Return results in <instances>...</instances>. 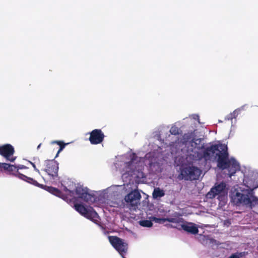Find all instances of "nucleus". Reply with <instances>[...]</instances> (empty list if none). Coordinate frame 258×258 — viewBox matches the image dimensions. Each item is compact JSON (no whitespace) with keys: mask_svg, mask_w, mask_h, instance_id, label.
<instances>
[{"mask_svg":"<svg viewBox=\"0 0 258 258\" xmlns=\"http://www.w3.org/2000/svg\"><path fill=\"white\" fill-rule=\"evenodd\" d=\"M201 149L202 157L207 162L217 160L219 168L228 169L229 177L240 169L239 164L235 159L228 158V148L225 144H213L206 147L202 146Z\"/></svg>","mask_w":258,"mask_h":258,"instance_id":"obj_1","label":"nucleus"},{"mask_svg":"<svg viewBox=\"0 0 258 258\" xmlns=\"http://www.w3.org/2000/svg\"><path fill=\"white\" fill-rule=\"evenodd\" d=\"M231 200L235 205L245 206L253 209V211L258 214V198L253 195L252 191L246 194L238 191L233 192Z\"/></svg>","mask_w":258,"mask_h":258,"instance_id":"obj_2","label":"nucleus"},{"mask_svg":"<svg viewBox=\"0 0 258 258\" xmlns=\"http://www.w3.org/2000/svg\"><path fill=\"white\" fill-rule=\"evenodd\" d=\"M202 172V170L196 166H185L181 169L179 176L185 180H196L199 179Z\"/></svg>","mask_w":258,"mask_h":258,"instance_id":"obj_3","label":"nucleus"},{"mask_svg":"<svg viewBox=\"0 0 258 258\" xmlns=\"http://www.w3.org/2000/svg\"><path fill=\"white\" fill-rule=\"evenodd\" d=\"M217 196L218 200L225 203L227 200V191L226 189V184L222 182L215 184L207 193V197L209 199H213Z\"/></svg>","mask_w":258,"mask_h":258,"instance_id":"obj_4","label":"nucleus"},{"mask_svg":"<svg viewBox=\"0 0 258 258\" xmlns=\"http://www.w3.org/2000/svg\"><path fill=\"white\" fill-rule=\"evenodd\" d=\"M74 208L77 212L86 218L94 223H97L98 221L99 216L92 207L88 209L82 204H75Z\"/></svg>","mask_w":258,"mask_h":258,"instance_id":"obj_5","label":"nucleus"},{"mask_svg":"<svg viewBox=\"0 0 258 258\" xmlns=\"http://www.w3.org/2000/svg\"><path fill=\"white\" fill-rule=\"evenodd\" d=\"M108 238L111 244L123 258L127 251V244L124 242L123 239L117 236H110Z\"/></svg>","mask_w":258,"mask_h":258,"instance_id":"obj_6","label":"nucleus"},{"mask_svg":"<svg viewBox=\"0 0 258 258\" xmlns=\"http://www.w3.org/2000/svg\"><path fill=\"white\" fill-rule=\"evenodd\" d=\"M141 195L138 189H135L124 197V201L130 209H136L140 203Z\"/></svg>","mask_w":258,"mask_h":258,"instance_id":"obj_7","label":"nucleus"},{"mask_svg":"<svg viewBox=\"0 0 258 258\" xmlns=\"http://www.w3.org/2000/svg\"><path fill=\"white\" fill-rule=\"evenodd\" d=\"M63 190L66 192L67 197L69 196L71 197H73L75 192L79 198L83 199L85 202H88L90 198V195L88 193L87 188H84L81 186L76 187L75 191L69 189L65 186H63Z\"/></svg>","mask_w":258,"mask_h":258,"instance_id":"obj_8","label":"nucleus"},{"mask_svg":"<svg viewBox=\"0 0 258 258\" xmlns=\"http://www.w3.org/2000/svg\"><path fill=\"white\" fill-rule=\"evenodd\" d=\"M45 164L44 171L47 173L50 179H55L58 177V163L53 159L46 160Z\"/></svg>","mask_w":258,"mask_h":258,"instance_id":"obj_9","label":"nucleus"},{"mask_svg":"<svg viewBox=\"0 0 258 258\" xmlns=\"http://www.w3.org/2000/svg\"><path fill=\"white\" fill-rule=\"evenodd\" d=\"M15 153L14 147L10 144H6L0 146V155L5 157L7 161L14 162L16 157H14Z\"/></svg>","mask_w":258,"mask_h":258,"instance_id":"obj_10","label":"nucleus"},{"mask_svg":"<svg viewBox=\"0 0 258 258\" xmlns=\"http://www.w3.org/2000/svg\"><path fill=\"white\" fill-rule=\"evenodd\" d=\"M104 137L101 129H94L90 133L89 140L92 145H97L103 141Z\"/></svg>","mask_w":258,"mask_h":258,"instance_id":"obj_11","label":"nucleus"},{"mask_svg":"<svg viewBox=\"0 0 258 258\" xmlns=\"http://www.w3.org/2000/svg\"><path fill=\"white\" fill-rule=\"evenodd\" d=\"M17 170L15 171V175L21 179H22L24 181H27V182L31 183L34 185L37 186L38 187H41L43 185L39 184L36 180H34L32 178L29 177L24 174L21 173L19 171V169H27L28 168L24 165H19L18 166H16Z\"/></svg>","mask_w":258,"mask_h":258,"instance_id":"obj_12","label":"nucleus"},{"mask_svg":"<svg viewBox=\"0 0 258 258\" xmlns=\"http://www.w3.org/2000/svg\"><path fill=\"white\" fill-rule=\"evenodd\" d=\"M182 229L185 231L192 234H197L199 232L198 227L193 223L186 222L181 225Z\"/></svg>","mask_w":258,"mask_h":258,"instance_id":"obj_13","label":"nucleus"},{"mask_svg":"<svg viewBox=\"0 0 258 258\" xmlns=\"http://www.w3.org/2000/svg\"><path fill=\"white\" fill-rule=\"evenodd\" d=\"M45 189L47 191L58 197H59L63 200H66L68 198L66 194H64L61 191L55 187L47 186H45Z\"/></svg>","mask_w":258,"mask_h":258,"instance_id":"obj_14","label":"nucleus"},{"mask_svg":"<svg viewBox=\"0 0 258 258\" xmlns=\"http://www.w3.org/2000/svg\"><path fill=\"white\" fill-rule=\"evenodd\" d=\"M17 170L16 166L6 163L0 162V170L9 172L10 174L15 175V171Z\"/></svg>","mask_w":258,"mask_h":258,"instance_id":"obj_15","label":"nucleus"},{"mask_svg":"<svg viewBox=\"0 0 258 258\" xmlns=\"http://www.w3.org/2000/svg\"><path fill=\"white\" fill-rule=\"evenodd\" d=\"M152 220L155 223H158L159 224L164 223L166 221L175 223H178L180 222V219L177 218H160L155 217H152Z\"/></svg>","mask_w":258,"mask_h":258,"instance_id":"obj_16","label":"nucleus"},{"mask_svg":"<svg viewBox=\"0 0 258 258\" xmlns=\"http://www.w3.org/2000/svg\"><path fill=\"white\" fill-rule=\"evenodd\" d=\"M164 195V191L163 189H160L159 187L155 188L152 194V196L154 199L161 198Z\"/></svg>","mask_w":258,"mask_h":258,"instance_id":"obj_17","label":"nucleus"},{"mask_svg":"<svg viewBox=\"0 0 258 258\" xmlns=\"http://www.w3.org/2000/svg\"><path fill=\"white\" fill-rule=\"evenodd\" d=\"M51 144L52 145L56 144L59 146V148L55 156V158L58 156V154L64 149L65 146L66 145V144L64 143L63 142L61 141H53L51 142Z\"/></svg>","mask_w":258,"mask_h":258,"instance_id":"obj_18","label":"nucleus"},{"mask_svg":"<svg viewBox=\"0 0 258 258\" xmlns=\"http://www.w3.org/2000/svg\"><path fill=\"white\" fill-rule=\"evenodd\" d=\"M140 225L145 227H151L153 225V223L151 220H144L139 222Z\"/></svg>","mask_w":258,"mask_h":258,"instance_id":"obj_19","label":"nucleus"},{"mask_svg":"<svg viewBox=\"0 0 258 258\" xmlns=\"http://www.w3.org/2000/svg\"><path fill=\"white\" fill-rule=\"evenodd\" d=\"M183 140H184L185 142H188L191 140L192 142H194V139L192 138H193V133H192V132H191L190 133H188L184 134L183 136Z\"/></svg>","mask_w":258,"mask_h":258,"instance_id":"obj_20","label":"nucleus"},{"mask_svg":"<svg viewBox=\"0 0 258 258\" xmlns=\"http://www.w3.org/2000/svg\"><path fill=\"white\" fill-rule=\"evenodd\" d=\"M170 133L173 135H179L180 134V129L175 125L172 126L170 130Z\"/></svg>","mask_w":258,"mask_h":258,"instance_id":"obj_21","label":"nucleus"},{"mask_svg":"<svg viewBox=\"0 0 258 258\" xmlns=\"http://www.w3.org/2000/svg\"><path fill=\"white\" fill-rule=\"evenodd\" d=\"M236 115V112L235 110L233 111V113H231L229 114L228 115H227L226 119H227L228 120H232L233 118H235Z\"/></svg>","mask_w":258,"mask_h":258,"instance_id":"obj_22","label":"nucleus"},{"mask_svg":"<svg viewBox=\"0 0 258 258\" xmlns=\"http://www.w3.org/2000/svg\"><path fill=\"white\" fill-rule=\"evenodd\" d=\"M241 256H242V253L236 252V253L232 254L228 258H240Z\"/></svg>","mask_w":258,"mask_h":258,"instance_id":"obj_23","label":"nucleus"},{"mask_svg":"<svg viewBox=\"0 0 258 258\" xmlns=\"http://www.w3.org/2000/svg\"><path fill=\"white\" fill-rule=\"evenodd\" d=\"M130 158H131V161H130V163H133L134 162V161L135 160H136L137 158V156L136 155V154L135 153H132L131 155H130Z\"/></svg>","mask_w":258,"mask_h":258,"instance_id":"obj_24","label":"nucleus"},{"mask_svg":"<svg viewBox=\"0 0 258 258\" xmlns=\"http://www.w3.org/2000/svg\"><path fill=\"white\" fill-rule=\"evenodd\" d=\"M30 163L32 164V165L33 167V168H34V170H36V171H38V172H39V170H38V169H37L36 168V166H35V164H34V163H32V162H30Z\"/></svg>","mask_w":258,"mask_h":258,"instance_id":"obj_25","label":"nucleus"},{"mask_svg":"<svg viewBox=\"0 0 258 258\" xmlns=\"http://www.w3.org/2000/svg\"><path fill=\"white\" fill-rule=\"evenodd\" d=\"M41 146V144H40L37 146V149H39V148H40Z\"/></svg>","mask_w":258,"mask_h":258,"instance_id":"obj_26","label":"nucleus"},{"mask_svg":"<svg viewBox=\"0 0 258 258\" xmlns=\"http://www.w3.org/2000/svg\"><path fill=\"white\" fill-rule=\"evenodd\" d=\"M123 258H126L125 256H123Z\"/></svg>","mask_w":258,"mask_h":258,"instance_id":"obj_27","label":"nucleus"}]
</instances>
